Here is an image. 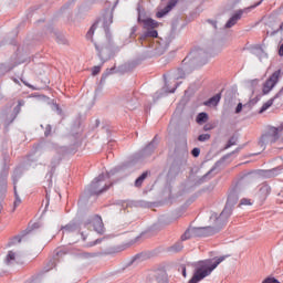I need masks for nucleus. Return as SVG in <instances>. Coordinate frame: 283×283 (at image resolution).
Here are the masks:
<instances>
[{"mask_svg":"<svg viewBox=\"0 0 283 283\" xmlns=\"http://www.w3.org/2000/svg\"><path fill=\"white\" fill-rule=\"evenodd\" d=\"M224 260H227V255L200 261L193 276L188 283H198L201 282V280H205V277H209V274L213 273Z\"/></svg>","mask_w":283,"mask_h":283,"instance_id":"1","label":"nucleus"},{"mask_svg":"<svg viewBox=\"0 0 283 283\" xmlns=\"http://www.w3.org/2000/svg\"><path fill=\"white\" fill-rule=\"evenodd\" d=\"M114 174V170H111V172L103 175L101 174L97 178H95L90 186H87L86 191L90 193V196H101L103 191H107L109 189V186L105 182V178H109Z\"/></svg>","mask_w":283,"mask_h":283,"instance_id":"2","label":"nucleus"},{"mask_svg":"<svg viewBox=\"0 0 283 283\" xmlns=\"http://www.w3.org/2000/svg\"><path fill=\"white\" fill-rule=\"evenodd\" d=\"M139 23H144V28L146 29V32L140 36L139 41H146V39H158V31L156 28H158V21L148 18L142 20L140 17H138Z\"/></svg>","mask_w":283,"mask_h":283,"instance_id":"3","label":"nucleus"},{"mask_svg":"<svg viewBox=\"0 0 283 283\" xmlns=\"http://www.w3.org/2000/svg\"><path fill=\"white\" fill-rule=\"evenodd\" d=\"M280 132H283V125L280 127L270 126L268 132L261 136L259 142L260 147H266V145H273L280 140Z\"/></svg>","mask_w":283,"mask_h":283,"instance_id":"4","label":"nucleus"},{"mask_svg":"<svg viewBox=\"0 0 283 283\" xmlns=\"http://www.w3.org/2000/svg\"><path fill=\"white\" fill-rule=\"evenodd\" d=\"M261 4H262V0L259 1L258 3H255L254 6L235 11L234 14L226 23V28H233V25H235V23H238V21H240V19H242L243 14H249V12H251V10L258 8V6H261Z\"/></svg>","mask_w":283,"mask_h":283,"instance_id":"5","label":"nucleus"},{"mask_svg":"<svg viewBox=\"0 0 283 283\" xmlns=\"http://www.w3.org/2000/svg\"><path fill=\"white\" fill-rule=\"evenodd\" d=\"M282 76V70H276L263 84L262 87V94L264 96H266V94H269L273 87H275L277 85V83H280V78Z\"/></svg>","mask_w":283,"mask_h":283,"instance_id":"6","label":"nucleus"},{"mask_svg":"<svg viewBox=\"0 0 283 283\" xmlns=\"http://www.w3.org/2000/svg\"><path fill=\"white\" fill-rule=\"evenodd\" d=\"M63 238L67 235H78L81 233V223L77 221H71L66 226L62 227L61 229Z\"/></svg>","mask_w":283,"mask_h":283,"instance_id":"7","label":"nucleus"},{"mask_svg":"<svg viewBox=\"0 0 283 283\" xmlns=\"http://www.w3.org/2000/svg\"><path fill=\"white\" fill-rule=\"evenodd\" d=\"M192 235L195 238H209V235H216V229L213 227L192 228Z\"/></svg>","mask_w":283,"mask_h":283,"instance_id":"8","label":"nucleus"},{"mask_svg":"<svg viewBox=\"0 0 283 283\" xmlns=\"http://www.w3.org/2000/svg\"><path fill=\"white\" fill-rule=\"evenodd\" d=\"M270 193H271V186L263 184L261 185L259 191L256 192V197L261 202H264V200L269 198Z\"/></svg>","mask_w":283,"mask_h":283,"instance_id":"9","label":"nucleus"},{"mask_svg":"<svg viewBox=\"0 0 283 283\" xmlns=\"http://www.w3.org/2000/svg\"><path fill=\"white\" fill-rule=\"evenodd\" d=\"M178 4V0H170L168 4L161 10L156 13L157 19H163L165 14H169L174 8Z\"/></svg>","mask_w":283,"mask_h":283,"instance_id":"10","label":"nucleus"},{"mask_svg":"<svg viewBox=\"0 0 283 283\" xmlns=\"http://www.w3.org/2000/svg\"><path fill=\"white\" fill-rule=\"evenodd\" d=\"M211 222H214V227H212V229H214L216 233H218V231H220V229H222V227H224V224H227L223 220L222 217L218 216V213H212L210 217Z\"/></svg>","mask_w":283,"mask_h":283,"instance_id":"11","label":"nucleus"},{"mask_svg":"<svg viewBox=\"0 0 283 283\" xmlns=\"http://www.w3.org/2000/svg\"><path fill=\"white\" fill-rule=\"evenodd\" d=\"M94 231L103 235L105 233V224L103 223V219L101 217H95L93 220Z\"/></svg>","mask_w":283,"mask_h":283,"instance_id":"12","label":"nucleus"},{"mask_svg":"<svg viewBox=\"0 0 283 283\" xmlns=\"http://www.w3.org/2000/svg\"><path fill=\"white\" fill-rule=\"evenodd\" d=\"M238 200H240V198L238 197V192H230L228 196V201L226 203V208L230 209L233 211V207H235V205H238Z\"/></svg>","mask_w":283,"mask_h":283,"instance_id":"13","label":"nucleus"},{"mask_svg":"<svg viewBox=\"0 0 283 283\" xmlns=\"http://www.w3.org/2000/svg\"><path fill=\"white\" fill-rule=\"evenodd\" d=\"M112 23H114V13H112V11H108L104 15V30H105L106 34H107V32H109V27Z\"/></svg>","mask_w":283,"mask_h":283,"instance_id":"14","label":"nucleus"},{"mask_svg":"<svg viewBox=\"0 0 283 283\" xmlns=\"http://www.w3.org/2000/svg\"><path fill=\"white\" fill-rule=\"evenodd\" d=\"M220 98H222V95L218 93L214 96L210 97L208 101L203 102V105L206 107H216L218 106V103H220Z\"/></svg>","mask_w":283,"mask_h":283,"instance_id":"15","label":"nucleus"},{"mask_svg":"<svg viewBox=\"0 0 283 283\" xmlns=\"http://www.w3.org/2000/svg\"><path fill=\"white\" fill-rule=\"evenodd\" d=\"M8 176L9 171L8 169H2L0 172V189L6 190L8 189Z\"/></svg>","mask_w":283,"mask_h":283,"instance_id":"16","label":"nucleus"},{"mask_svg":"<svg viewBox=\"0 0 283 283\" xmlns=\"http://www.w3.org/2000/svg\"><path fill=\"white\" fill-rule=\"evenodd\" d=\"M22 176H23V169L21 167L14 168L12 176H11L13 187H17V182H19V180H21Z\"/></svg>","mask_w":283,"mask_h":283,"instance_id":"17","label":"nucleus"},{"mask_svg":"<svg viewBox=\"0 0 283 283\" xmlns=\"http://www.w3.org/2000/svg\"><path fill=\"white\" fill-rule=\"evenodd\" d=\"M158 146V139L157 137H155L150 144H148L146 146V148L144 149V155L147 156L149 154H151L154 151V149H156V147Z\"/></svg>","mask_w":283,"mask_h":283,"instance_id":"18","label":"nucleus"},{"mask_svg":"<svg viewBox=\"0 0 283 283\" xmlns=\"http://www.w3.org/2000/svg\"><path fill=\"white\" fill-rule=\"evenodd\" d=\"M231 213H233V210H231V208L224 207L222 212L219 214V218H221V220L227 223L229 218H231Z\"/></svg>","mask_w":283,"mask_h":283,"instance_id":"19","label":"nucleus"},{"mask_svg":"<svg viewBox=\"0 0 283 283\" xmlns=\"http://www.w3.org/2000/svg\"><path fill=\"white\" fill-rule=\"evenodd\" d=\"M231 213H233V210H231V208L224 207L222 212L219 214V218H221V220L227 223L229 218H231Z\"/></svg>","mask_w":283,"mask_h":283,"instance_id":"20","label":"nucleus"},{"mask_svg":"<svg viewBox=\"0 0 283 283\" xmlns=\"http://www.w3.org/2000/svg\"><path fill=\"white\" fill-rule=\"evenodd\" d=\"M231 213H233V210H231V208L224 207L222 212L219 214V218H221V220L227 223L229 218H231Z\"/></svg>","mask_w":283,"mask_h":283,"instance_id":"21","label":"nucleus"},{"mask_svg":"<svg viewBox=\"0 0 283 283\" xmlns=\"http://www.w3.org/2000/svg\"><path fill=\"white\" fill-rule=\"evenodd\" d=\"M59 165H61V155L60 154L53 156V158L51 159V164H50L51 171H55L56 168L59 167Z\"/></svg>","mask_w":283,"mask_h":283,"instance_id":"22","label":"nucleus"},{"mask_svg":"<svg viewBox=\"0 0 283 283\" xmlns=\"http://www.w3.org/2000/svg\"><path fill=\"white\" fill-rule=\"evenodd\" d=\"M280 97V93L276 94L274 97L270 98L268 102H265L261 109H260V113L262 114V112H266V109H269V107H271L273 105V103H275V98H279Z\"/></svg>","mask_w":283,"mask_h":283,"instance_id":"23","label":"nucleus"},{"mask_svg":"<svg viewBox=\"0 0 283 283\" xmlns=\"http://www.w3.org/2000/svg\"><path fill=\"white\" fill-rule=\"evenodd\" d=\"M156 282L157 283H169V279L167 277V273H165L163 271L157 273Z\"/></svg>","mask_w":283,"mask_h":283,"instance_id":"24","label":"nucleus"},{"mask_svg":"<svg viewBox=\"0 0 283 283\" xmlns=\"http://www.w3.org/2000/svg\"><path fill=\"white\" fill-rule=\"evenodd\" d=\"M14 260H17V253L9 251L4 259L6 264L8 266H10V264H12V262H14Z\"/></svg>","mask_w":283,"mask_h":283,"instance_id":"25","label":"nucleus"},{"mask_svg":"<svg viewBox=\"0 0 283 283\" xmlns=\"http://www.w3.org/2000/svg\"><path fill=\"white\" fill-rule=\"evenodd\" d=\"M13 191H14V202H13V211L17 209V207H19V205H21V197L19 196V192L17 191V186L13 187Z\"/></svg>","mask_w":283,"mask_h":283,"instance_id":"26","label":"nucleus"},{"mask_svg":"<svg viewBox=\"0 0 283 283\" xmlns=\"http://www.w3.org/2000/svg\"><path fill=\"white\" fill-rule=\"evenodd\" d=\"M209 120V115L207 113H199L197 115V123L200 125L202 123H207Z\"/></svg>","mask_w":283,"mask_h":283,"instance_id":"27","label":"nucleus"},{"mask_svg":"<svg viewBox=\"0 0 283 283\" xmlns=\"http://www.w3.org/2000/svg\"><path fill=\"white\" fill-rule=\"evenodd\" d=\"M190 238H195L192 228L186 230V232L181 235V240L185 242V240H190Z\"/></svg>","mask_w":283,"mask_h":283,"instance_id":"28","label":"nucleus"},{"mask_svg":"<svg viewBox=\"0 0 283 283\" xmlns=\"http://www.w3.org/2000/svg\"><path fill=\"white\" fill-rule=\"evenodd\" d=\"M147 178V172H143L136 180H135V187H142L143 182H145V179Z\"/></svg>","mask_w":283,"mask_h":283,"instance_id":"29","label":"nucleus"},{"mask_svg":"<svg viewBox=\"0 0 283 283\" xmlns=\"http://www.w3.org/2000/svg\"><path fill=\"white\" fill-rule=\"evenodd\" d=\"M96 31V23L93 24L90 30L87 31L86 33V39L91 40V41H94L93 40V36H94V32Z\"/></svg>","mask_w":283,"mask_h":283,"instance_id":"30","label":"nucleus"},{"mask_svg":"<svg viewBox=\"0 0 283 283\" xmlns=\"http://www.w3.org/2000/svg\"><path fill=\"white\" fill-rule=\"evenodd\" d=\"M210 139H211L210 134H201L198 136L199 143H207V140H210Z\"/></svg>","mask_w":283,"mask_h":283,"instance_id":"31","label":"nucleus"},{"mask_svg":"<svg viewBox=\"0 0 283 283\" xmlns=\"http://www.w3.org/2000/svg\"><path fill=\"white\" fill-rule=\"evenodd\" d=\"M279 174H280L279 168H273V169L266 171V176L269 178H273L274 176H277Z\"/></svg>","mask_w":283,"mask_h":283,"instance_id":"32","label":"nucleus"},{"mask_svg":"<svg viewBox=\"0 0 283 283\" xmlns=\"http://www.w3.org/2000/svg\"><path fill=\"white\" fill-rule=\"evenodd\" d=\"M184 245L182 242H177L171 247V250L175 251L176 253H178V251H182Z\"/></svg>","mask_w":283,"mask_h":283,"instance_id":"33","label":"nucleus"},{"mask_svg":"<svg viewBox=\"0 0 283 283\" xmlns=\"http://www.w3.org/2000/svg\"><path fill=\"white\" fill-rule=\"evenodd\" d=\"M22 238L21 237H14L13 239H11V241L9 242V247H12L14 244H20Z\"/></svg>","mask_w":283,"mask_h":283,"instance_id":"34","label":"nucleus"},{"mask_svg":"<svg viewBox=\"0 0 283 283\" xmlns=\"http://www.w3.org/2000/svg\"><path fill=\"white\" fill-rule=\"evenodd\" d=\"M52 135V125H46L44 130V136L48 138V136Z\"/></svg>","mask_w":283,"mask_h":283,"instance_id":"35","label":"nucleus"},{"mask_svg":"<svg viewBox=\"0 0 283 283\" xmlns=\"http://www.w3.org/2000/svg\"><path fill=\"white\" fill-rule=\"evenodd\" d=\"M94 45H95V49H96V51H97V56H99L101 59H103V46H99V45H97L96 43H94Z\"/></svg>","mask_w":283,"mask_h":283,"instance_id":"36","label":"nucleus"},{"mask_svg":"<svg viewBox=\"0 0 283 283\" xmlns=\"http://www.w3.org/2000/svg\"><path fill=\"white\" fill-rule=\"evenodd\" d=\"M233 145H235V137H232L228 140V144L226 145V149L233 147Z\"/></svg>","mask_w":283,"mask_h":283,"instance_id":"37","label":"nucleus"},{"mask_svg":"<svg viewBox=\"0 0 283 283\" xmlns=\"http://www.w3.org/2000/svg\"><path fill=\"white\" fill-rule=\"evenodd\" d=\"M191 155L195 157V158H198V156H200V148H193L191 150Z\"/></svg>","mask_w":283,"mask_h":283,"instance_id":"38","label":"nucleus"},{"mask_svg":"<svg viewBox=\"0 0 283 283\" xmlns=\"http://www.w3.org/2000/svg\"><path fill=\"white\" fill-rule=\"evenodd\" d=\"M93 76H96V74H101V66H94L92 70Z\"/></svg>","mask_w":283,"mask_h":283,"instance_id":"39","label":"nucleus"},{"mask_svg":"<svg viewBox=\"0 0 283 283\" xmlns=\"http://www.w3.org/2000/svg\"><path fill=\"white\" fill-rule=\"evenodd\" d=\"M177 78H185V71H182V69L177 71Z\"/></svg>","mask_w":283,"mask_h":283,"instance_id":"40","label":"nucleus"},{"mask_svg":"<svg viewBox=\"0 0 283 283\" xmlns=\"http://www.w3.org/2000/svg\"><path fill=\"white\" fill-rule=\"evenodd\" d=\"M208 23L214 28V30H218V21L216 20H208Z\"/></svg>","mask_w":283,"mask_h":283,"instance_id":"41","label":"nucleus"},{"mask_svg":"<svg viewBox=\"0 0 283 283\" xmlns=\"http://www.w3.org/2000/svg\"><path fill=\"white\" fill-rule=\"evenodd\" d=\"M240 205L251 206V200L250 199H242Z\"/></svg>","mask_w":283,"mask_h":283,"instance_id":"42","label":"nucleus"},{"mask_svg":"<svg viewBox=\"0 0 283 283\" xmlns=\"http://www.w3.org/2000/svg\"><path fill=\"white\" fill-rule=\"evenodd\" d=\"M23 85H25L27 87H29L30 90H36V87L32 86V84L25 82V81H22Z\"/></svg>","mask_w":283,"mask_h":283,"instance_id":"43","label":"nucleus"},{"mask_svg":"<svg viewBox=\"0 0 283 283\" xmlns=\"http://www.w3.org/2000/svg\"><path fill=\"white\" fill-rule=\"evenodd\" d=\"M242 112V103H239L235 108V114H240Z\"/></svg>","mask_w":283,"mask_h":283,"instance_id":"44","label":"nucleus"},{"mask_svg":"<svg viewBox=\"0 0 283 283\" xmlns=\"http://www.w3.org/2000/svg\"><path fill=\"white\" fill-rule=\"evenodd\" d=\"M102 241L103 239H97L93 243H91L90 247H96V244H101Z\"/></svg>","mask_w":283,"mask_h":283,"instance_id":"45","label":"nucleus"},{"mask_svg":"<svg viewBox=\"0 0 283 283\" xmlns=\"http://www.w3.org/2000/svg\"><path fill=\"white\" fill-rule=\"evenodd\" d=\"M184 277H187V268L185 265L181 266Z\"/></svg>","mask_w":283,"mask_h":283,"instance_id":"46","label":"nucleus"},{"mask_svg":"<svg viewBox=\"0 0 283 283\" xmlns=\"http://www.w3.org/2000/svg\"><path fill=\"white\" fill-rule=\"evenodd\" d=\"M211 174V171H209L208 174H206L202 178H201V182H205L207 180V178L209 177V175Z\"/></svg>","mask_w":283,"mask_h":283,"instance_id":"47","label":"nucleus"},{"mask_svg":"<svg viewBox=\"0 0 283 283\" xmlns=\"http://www.w3.org/2000/svg\"><path fill=\"white\" fill-rule=\"evenodd\" d=\"M279 56H283V44H281L279 49Z\"/></svg>","mask_w":283,"mask_h":283,"instance_id":"48","label":"nucleus"},{"mask_svg":"<svg viewBox=\"0 0 283 283\" xmlns=\"http://www.w3.org/2000/svg\"><path fill=\"white\" fill-rule=\"evenodd\" d=\"M14 109L15 112H21V102H19V105Z\"/></svg>","mask_w":283,"mask_h":283,"instance_id":"49","label":"nucleus"},{"mask_svg":"<svg viewBox=\"0 0 283 283\" xmlns=\"http://www.w3.org/2000/svg\"><path fill=\"white\" fill-rule=\"evenodd\" d=\"M114 69L107 70L106 74H112Z\"/></svg>","mask_w":283,"mask_h":283,"instance_id":"50","label":"nucleus"},{"mask_svg":"<svg viewBox=\"0 0 283 283\" xmlns=\"http://www.w3.org/2000/svg\"><path fill=\"white\" fill-rule=\"evenodd\" d=\"M81 235H82V240H86V237H85V234L83 233V232H81Z\"/></svg>","mask_w":283,"mask_h":283,"instance_id":"51","label":"nucleus"},{"mask_svg":"<svg viewBox=\"0 0 283 283\" xmlns=\"http://www.w3.org/2000/svg\"><path fill=\"white\" fill-rule=\"evenodd\" d=\"M174 92H176V87L169 91L170 94H174Z\"/></svg>","mask_w":283,"mask_h":283,"instance_id":"52","label":"nucleus"},{"mask_svg":"<svg viewBox=\"0 0 283 283\" xmlns=\"http://www.w3.org/2000/svg\"><path fill=\"white\" fill-rule=\"evenodd\" d=\"M1 211H3V206L2 205H0V213H1Z\"/></svg>","mask_w":283,"mask_h":283,"instance_id":"53","label":"nucleus"},{"mask_svg":"<svg viewBox=\"0 0 283 283\" xmlns=\"http://www.w3.org/2000/svg\"><path fill=\"white\" fill-rule=\"evenodd\" d=\"M116 3H118V0H115V2H114V8H116Z\"/></svg>","mask_w":283,"mask_h":283,"instance_id":"54","label":"nucleus"},{"mask_svg":"<svg viewBox=\"0 0 283 283\" xmlns=\"http://www.w3.org/2000/svg\"><path fill=\"white\" fill-rule=\"evenodd\" d=\"M46 200H50V193H46Z\"/></svg>","mask_w":283,"mask_h":283,"instance_id":"55","label":"nucleus"},{"mask_svg":"<svg viewBox=\"0 0 283 283\" xmlns=\"http://www.w3.org/2000/svg\"><path fill=\"white\" fill-rule=\"evenodd\" d=\"M125 205H126V207H127V203H126V201H124V202L122 203V207H125Z\"/></svg>","mask_w":283,"mask_h":283,"instance_id":"56","label":"nucleus"},{"mask_svg":"<svg viewBox=\"0 0 283 283\" xmlns=\"http://www.w3.org/2000/svg\"><path fill=\"white\" fill-rule=\"evenodd\" d=\"M280 30H281V31L283 30V23L280 25Z\"/></svg>","mask_w":283,"mask_h":283,"instance_id":"57","label":"nucleus"},{"mask_svg":"<svg viewBox=\"0 0 283 283\" xmlns=\"http://www.w3.org/2000/svg\"><path fill=\"white\" fill-rule=\"evenodd\" d=\"M14 118H17L15 116L14 117H12V119L10 120V123H12L13 120H14Z\"/></svg>","mask_w":283,"mask_h":283,"instance_id":"58","label":"nucleus"},{"mask_svg":"<svg viewBox=\"0 0 283 283\" xmlns=\"http://www.w3.org/2000/svg\"><path fill=\"white\" fill-rule=\"evenodd\" d=\"M207 129H209V128L205 127V130H206V132H207Z\"/></svg>","mask_w":283,"mask_h":283,"instance_id":"59","label":"nucleus"},{"mask_svg":"<svg viewBox=\"0 0 283 283\" xmlns=\"http://www.w3.org/2000/svg\"><path fill=\"white\" fill-rule=\"evenodd\" d=\"M3 275V273H0V276H2Z\"/></svg>","mask_w":283,"mask_h":283,"instance_id":"60","label":"nucleus"}]
</instances>
